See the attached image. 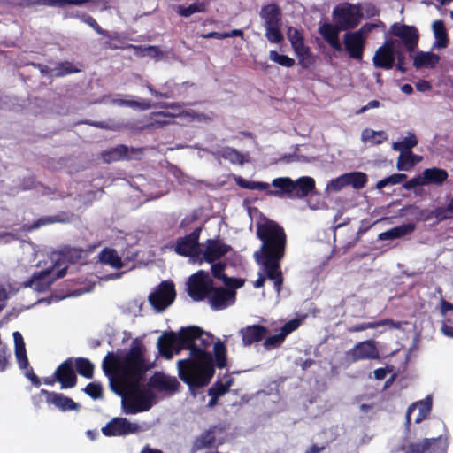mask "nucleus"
Listing matches in <instances>:
<instances>
[{
  "label": "nucleus",
  "instance_id": "obj_47",
  "mask_svg": "<svg viewBox=\"0 0 453 453\" xmlns=\"http://www.w3.org/2000/svg\"><path fill=\"white\" fill-rule=\"evenodd\" d=\"M286 35L292 48L305 42L302 31L296 27H287Z\"/></svg>",
  "mask_w": 453,
  "mask_h": 453
},
{
  "label": "nucleus",
  "instance_id": "obj_33",
  "mask_svg": "<svg viewBox=\"0 0 453 453\" xmlns=\"http://www.w3.org/2000/svg\"><path fill=\"white\" fill-rule=\"evenodd\" d=\"M401 323H395L391 319H383L380 321H374V322H364L359 325H356L354 326H351L349 328V332L354 333V332H360L365 331L366 329H375L380 326H388L390 328H399Z\"/></svg>",
  "mask_w": 453,
  "mask_h": 453
},
{
  "label": "nucleus",
  "instance_id": "obj_8",
  "mask_svg": "<svg viewBox=\"0 0 453 453\" xmlns=\"http://www.w3.org/2000/svg\"><path fill=\"white\" fill-rule=\"evenodd\" d=\"M333 21L342 30L356 27L361 21L362 13L357 5L344 3L337 5L332 12Z\"/></svg>",
  "mask_w": 453,
  "mask_h": 453
},
{
  "label": "nucleus",
  "instance_id": "obj_45",
  "mask_svg": "<svg viewBox=\"0 0 453 453\" xmlns=\"http://www.w3.org/2000/svg\"><path fill=\"white\" fill-rule=\"evenodd\" d=\"M269 58L271 61L287 68H290L295 65V59L287 55L280 54L276 50L269 51Z\"/></svg>",
  "mask_w": 453,
  "mask_h": 453
},
{
  "label": "nucleus",
  "instance_id": "obj_22",
  "mask_svg": "<svg viewBox=\"0 0 453 453\" xmlns=\"http://www.w3.org/2000/svg\"><path fill=\"white\" fill-rule=\"evenodd\" d=\"M342 30L340 27L334 22L325 23L319 28V34L326 40V42L336 51H342V46L339 39L340 31Z\"/></svg>",
  "mask_w": 453,
  "mask_h": 453
},
{
  "label": "nucleus",
  "instance_id": "obj_49",
  "mask_svg": "<svg viewBox=\"0 0 453 453\" xmlns=\"http://www.w3.org/2000/svg\"><path fill=\"white\" fill-rule=\"evenodd\" d=\"M144 301L142 298H134L126 304V311L133 316H140L142 313Z\"/></svg>",
  "mask_w": 453,
  "mask_h": 453
},
{
  "label": "nucleus",
  "instance_id": "obj_60",
  "mask_svg": "<svg viewBox=\"0 0 453 453\" xmlns=\"http://www.w3.org/2000/svg\"><path fill=\"white\" fill-rule=\"evenodd\" d=\"M377 27V24L375 23H366L363 25L360 29L356 31L357 33H359L360 35L365 36L366 38V35L369 34L373 28Z\"/></svg>",
  "mask_w": 453,
  "mask_h": 453
},
{
  "label": "nucleus",
  "instance_id": "obj_64",
  "mask_svg": "<svg viewBox=\"0 0 453 453\" xmlns=\"http://www.w3.org/2000/svg\"><path fill=\"white\" fill-rule=\"evenodd\" d=\"M7 365L6 349L0 348V371H4Z\"/></svg>",
  "mask_w": 453,
  "mask_h": 453
},
{
  "label": "nucleus",
  "instance_id": "obj_51",
  "mask_svg": "<svg viewBox=\"0 0 453 453\" xmlns=\"http://www.w3.org/2000/svg\"><path fill=\"white\" fill-rule=\"evenodd\" d=\"M231 385V380H227L226 382H218L209 389V395L211 396H220L228 391Z\"/></svg>",
  "mask_w": 453,
  "mask_h": 453
},
{
  "label": "nucleus",
  "instance_id": "obj_31",
  "mask_svg": "<svg viewBox=\"0 0 453 453\" xmlns=\"http://www.w3.org/2000/svg\"><path fill=\"white\" fill-rule=\"evenodd\" d=\"M13 339L15 344V356L20 369L28 368V360L25 349L23 337L19 332L13 333Z\"/></svg>",
  "mask_w": 453,
  "mask_h": 453
},
{
  "label": "nucleus",
  "instance_id": "obj_21",
  "mask_svg": "<svg viewBox=\"0 0 453 453\" xmlns=\"http://www.w3.org/2000/svg\"><path fill=\"white\" fill-rule=\"evenodd\" d=\"M301 324L300 319H292L287 322L280 329V332L277 334L269 336L264 342L265 349H271L279 347L285 340L287 335L295 331L299 327Z\"/></svg>",
  "mask_w": 453,
  "mask_h": 453
},
{
  "label": "nucleus",
  "instance_id": "obj_5",
  "mask_svg": "<svg viewBox=\"0 0 453 453\" xmlns=\"http://www.w3.org/2000/svg\"><path fill=\"white\" fill-rule=\"evenodd\" d=\"M272 186L274 191L269 192L271 196L301 199L315 189V180L310 176H303L295 180L289 177H279L273 180Z\"/></svg>",
  "mask_w": 453,
  "mask_h": 453
},
{
  "label": "nucleus",
  "instance_id": "obj_18",
  "mask_svg": "<svg viewBox=\"0 0 453 453\" xmlns=\"http://www.w3.org/2000/svg\"><path fill=\"white\" fill-rule=\"evenodd\" d=\"M202 253L200 259L197 262L207 261L209 263L213 262L226 255L229 247L226 244L221 243L219 241L208 240L206 243L201 244Z\"/></svg>",
  "mask_w": 453,
  "mask_h": 453
},
{
  "label": "nucleus",
  "instance_id": "obj_36",
  "mask_svg": "<svg viewBox=\"0 0 453 453\" xmlns=\"http://www.w3.org/2000/svg\"><path fill=\"white\" fill-rule=\"evenodd\" d=\"M388 140V134L384 131H375L365 128L362 131L361 141L371 145H379Z\"/></svg>",
  "mask_w": 453,
  "mask_h": 453
},
{
  "label": "nucleus",
  "instance_id": "obj_63",
  "mask_svg": "<svg viewBox=\"0 0 453 453\" xmlns=\"http://www.w3.org/2000/svg\"><path fill=\"white\" fill-rule=\"evenodd\" d=\"M8 294L6 289L0 284V311L5 306Z\"/></svg>",
  "mask_w": 453,
  "mask_h": 453
},
{
  "label": "nucleus",
  "instance_id": "obj_12",
  "mask_svg": "<svg viewBox=\"0 0 453 453\" xmlns=\"http://www.w3.org/2000/svg\"><path fill=\"white\" fill-rule=\"evenodd\" d=\"M401 55L402 52L397 50L396 42L392 39H387L375 51L372 63L378 68L389 70L395 65V57L399 58Z\"/></svg>",
  "mask_w": 453,
  "mask_h": 453
},
{
  "label": "nucleus",
  "instance_id": "obj_7",
  "mask_svg": "<svg viewBox=\"0 0 453 453\" xmlns=\"http://www.w3.org/2000/svg\"><path fill=\"white\" fill-rule=\"evenodd\" d=\"M150 428L146 422H131L126 418H114L103 428L102 433L108 437L127 436L145 432Z\"/></svg>",
  "mask_w": 453,
  "mask_h": 453
},
{
  "label": "nucleus",
  "instance_id": "obj_43",
  "mask_svg": "<svg viewBox=\"0 0 453 453\" xmlns=\"http://www.w3.org/2000/svg\"><path fill=\"white\" fill-rule=\"evenodd\" d=\"M418 144V140L413 134L409 133L406 137L401 142H394L392 148L394 150L399 151L400 153L404 151H410L411 148Z\"/></svg>",
  "mask_w": 453,
  "mask_h": 453
},
{
  "label": "nucleus",
  "instance_id": "obj_11",
  "mask_svg": "<svg viewBox=\"0 0 453 453\" xmlns=\"http://www.w3.org/2000/svg\"><path fill=\"white\" fill-rule=\"evenodd\" d=\"M175 296L174 285L164 281L150 294L148 300L157 312H162L173 303Z\"/></svg>",
  "mask_w": 453,
  "mask_h": 453
},
{
  "label": "nucleus",
  "instance_id": "obj_48",
  "mask_svg": "<svg viewBox=\"0 0 453 453\" xmlns=\"http://www.w3.org/2000/svg\"><path fill=\"white\" fill-rule=\"evenodd\" d=\"M113 103L118 105H127V106H130L132 108H138L140 110H148L152 107L150 102L147 101V100L134 101V100L116 99L113 101Z\"/></svg>",
  "mask_w": 453,
  "mask_h": 453
},
{
  "label": "nucleus",
  "instance_id": "obj_56",
  "mask_svg": "<svg viewBox=\"0 0 453 453\" xmlns=\"http://www.w3.org/2000/svg\"><path fill=\"white\" fill-rule=\"evenodd\" d=\"M441 331L445 336L453 338V318H450V321L445 319L441 323Z\"/></svg>",
  "mask_w": 453,
  "mask_h": 453
},
{
  "label": "nucleus",
  "instance_id": "obj_55",
  "mask_svg": "<svg viewBox=\"0 0 453 453\" xmlns=\"http://www.w3.org/2000/svg\"><path fill=\"white\" fill-rule=\"evenodd\" d=\"M250 189L265 191L268 196L270 191H274V189L270 188V185L268 183L260 181H250Z\"/></svg>",
  "mask_w": 453,
  "mask_h": 453
},
{
  "label": "nucleus",
  "instance_id": "obj_29",
  "mask_svg": "<svg viewBox=\"0 0 453 453\" xmlns=\"http://www.w3.org/2000/svg\"><path fill=\"white\" fill-rule=\"evenodd\" d=\"M421 175L425 182L424 186L441 185L448 178V173L445 170L436 167L426 169Z\"/></svg>",
  "mask_w": 453,
  "mask_h": 453
},
{
  "label": "nucleus",
  "instance_id": "obj_57",
  "mask_svg": "<svg viewBox=\"0 0 453 453\" xmlns=\"http://www.w3.org/2000/svg\"><path fill=\"white\" fill-rule=\"evenodd\" d=\"M453 311V303H450L447 301L441 302V312L442 316L447 319L448 321H450L449 311Z\"/></svg>",
  "mask_w": 453,
  "mask_h": 453
},
{
  "label": "nucleus",
  "instance_id": "obj_13",
  "mask_svg": "<svg viewBox=\"0 0 453 453\" xmlns=\"http://www.w3.org/2000/svg\"><path fill=\"white\" fill-rule=\"evenodd\" d=\"M159 107L173 110L174 118L180 119L182 124L207 123L212 119V118L207 114L196 112L192 109H183V105L180 103L162 104Z\"/></svg>",
  "mask_w": 453,
  "mask_h": 453
},
{
  "label": "nucleus",
  "instance_id": "obj_23",
  "mask_svg": "<svg viewBox=\"0 0 453 453\" xmlns=\"http://www.w3.org/2000/svg\"><path fill=\"white\" fill-rule=\"evenodd\" d=\"M292 50L302 68L309 69L315 64L317 57L305 42L293 47Z\"/></svg>",
  "mask_w": 453,
  "mask_h": 453
},
{
  "label": "nucleus",
  "instance_id": "obj_25",
  "mask_svg": "<svg viewBox=\"0 0 453 453\" xmlns=\"http://www.w3.org/2000/svg\"><path fill=\"white\" fill-rule=\"evenodd\" d=\"M267 334V329L262 326H248L240 330L243 345H251L261 341Z\"/></svg>",
  "mask_w": 453,
  "mask_h": 453
},
{
  "label": "nucleus",
  "instance_id": "obj_4",
  "mask_svg": "<svg viewBox=\"0 0 453 453\" xmlns=\"http://www.w3.org/2000/svg\"><path fill=\"white\" fill-rule=\"evenodd\" d=\"M81 250H72L67 253H51L50 260L54 265L50 268L43 270L39 273H35L29 283L26 286H29L38 292L46 291L56 279L65 275V270L67 268L66 260L73 259V257H81Z\"/></svg>",
  "mask_w": 453,
  "mask_h": 453
},
{
  "label": "nucleus",
  "instance_id": "obj_46",
  "mask_svg": "<svg viewBox=\"0 0 453 453\" xmlns=\"http://www.w3.org/2000/svg\"><path fill=\"white\" fill-rule=\"evenodd\" d=\"M205 10V4L203 3H194L188 7L178 5L176 12L182 17H189L190 15L196 12H203Z\"/></svg>",
  "mask_w": 453,
  "mask_h": 453
},
{
  "label": "nucleus",
  "instance_id": "obj_53",
  "mask_svg": "<svg viewBox=\"0 0 453 453\" xmlns=\"http://www.w3.org/2000/svg\"><path fill=\"white\" fill-rule=\"evenodd\" d=\"M81 21L88 24L89 27H91L96 33L99 35H106L107 32L104 29H102L99 25L96 23V21L88 15H84L81 17Z\"/></svg>",
  "mask_w": 453,
  "mask_h": 453
},
{
  "label": "nucleus",
  "instance_id": "obj_2",
  "mask_svg": "<svg viewBox=\"0 0 453 453\" xmlns=\"http://www.w3.org/2000/svg\"><path fill=\"white\" fill-rule=\"evenodd\" d=\"M213 343L216 365L219 368L226 365V346L219 340L213 342V336L196 326L182 328L178 334L171 332L157 340L159 353L171 359L173 353L189 349V358L177 363L179 376L190 388L203 387L214 374V363L207 349Z\"/></svg>",
  "mask_w": 453,
  "mask_h": 453
},
{
  "label": "nucleus",
  "instance_id": "obj_52",
  "mask_svg": "<svg viewBox=\"0 0 453 453\" xmlns=\"http://www.w3.org/2000/svg\"><path fill=\"white\" fill-rule=\"evenodd\" d=\"M84 391L94 399L100 398L102 395V387L98 383H89Z\"/></svg>",
  "mask_w": 453,
  "mask_h": 453
},
{
  "label": "nucleus",
  "instance_id": "obj_39",
  "mask_svg": "<svg viewBox=\"0 0 453 453\" xmlns=\"http://www.w3.org/2000/svg\"><path fill=\"white\" fill-rule=\"evenodd\" d=\"M347 186H351L355 189H360L367 182V175L362 172H352L344 174Z\"/></svg>",
  "mask_w": 453,
  "mask_h": 453
},
{
  "label": "nucleus",
  "instance_id": "obj_26",
  "mask_svg": "<svg viewBox=\"0 0 453 453\" xmlns=\"http://www.w3.org/2000/svg\"><path fill=\"white\" fill-rule=\"evenodd\" d=\"M149 119L150 121L142 127L143 128H160L175 122L173 110L170 111L153 112L150 114Z\"/></svg>",
  "mask_w": 453,
  "mask_h": 453
},
{
  "label": "nucleus",
  "instance_id": "obj_1",
  "mask_svg": "<svg viewBox=\"0 0 453 453\" xmlns=\"http://www.w3.org/2000/svg\"><path fill=\"white\" fill-rule=\"evenodd\" d=\"M104 373L123 388L122 411L134 415L149 411L155 403V393L151 387L159 391L173 393L180 386L175 378L164 374L154 375L148 385H140L147 371L153 367L147 357V349L142 340L135 338L126 353H108L102 364Z\"/></svg>",
  "mask_w": 453,
  "mask_h": 453
},
{
  "label": "nucleus",
  "instance_id": "obj_37",
  "mask_svg": "<svg viewBox=\"0 0 453 453\" xmlns=\"http://www.w3.org/2000/svg\"><path fill=\"white\" fill-rule=\"evenodd\" d=\"M225 265L219 263L211 265V271L214 277L222 280L224 284L229 288H239L243 285L242 280L226 278L222 274Z\"/></svg>",
  "mask_w": 453,
  "mask_h": 453
},
{
  "label": "nucleus",
  "instance_id": "obj_35",
  "mask_svg": "<svg viewBox=\"0 0 453 453\" xmlns=\"http://www.w3.org/2000/svg\"><path fill=\"white\" fill-rule=\"evenodd\" d=\"M413 229L414 226L411 224L402 225L400 226H396L380 233L378 238L380 241L394 240L410 234L413 231Z\"/></svg>",
  "mask_w": 453,
  "mask_h": 453
},
{
  "label": "nucleus",
  "instance_id": "obj_19",
  "mask_svg": "<svg viewBox=\"0 0 453 453\" xmlns=\"http://www.w3.org/2000/svg\"><path fill=\"white\" fill-rule=\"evenodd\" d=\"M56 380L61 383L62 388H71L76 384V375L73 370V360L68 359L62 363L54 373Z\"/></svg>",
  "mask_w": 453,
  "mask_h": 453
},
{
  "label": "nucleus",
  "instance_id": "obj_38",
  "mask_svg": "<svg viewBox=\"0 0 453 453\" xmlns=\"http://www.w3.org/2000/svg\"><path fill=\"white\" fill-rule=\"evenodd\" d=\"M42 73H49L50 75L64 76L79 72V69L70 62H62L56 65L55 68L50 71L46 67L41 68Z\"/></svg>",
  "mask_w": 453,
  "mask_h": 453
},
{
  "label": "nucleus",
  "instance_id": "obj_3",
  "mask_svg": "<svg viewBox=\"0 0 453 453\" xmlns=\"http://www.w3.org/2000/svg\"><path fill=\"white\" fill-rule=\"evenodd\" d=\"M257 235L262 244L260 250L256 251L254 257L262 265L265 276L260 275L254 287L261 288L267 278L273 282L277 293H280L283 281L280 262L285 254V233L276 223L265 221L257 225Z\"/></svg>",
  "mask_w": 453,
  "mask_h": 453
},
{
  "label": "nucleus",
  "instance_id": "obj_41",
  "mask_svg": "<svg viewBox=\"0 0 453 453\" xmlns=\"http://www.w3.org/2000/svg\"><path fill=\"white\" fill-rule=\"evenodd\" d=\"M75 365L77 372L80 375L90 379L93 376L94 365L86 358H76L73 360V366Z\"/></svg>",
  "mask_w": 453,
  "mask_h": 453
},
{
  "label": "nucleus",
  "instance_id": "obj_59",
  "mask_svg": "<svg viewBox=\"0 0 453 453\" xmlns=\"http://www.w3.org/2000/svg\"><path fill=\"white\" fill-rule=\"evenodd\" d=\"M126 150L127 148L124 146L115 149L114 150L109 153V158L106 160H118L124 156V152L126 151Z\"/></svg>",
  "mask_w": 453,
  "mask_h": 453
},
{
  "label": "nucleus",
  "instance_id": "obj_10",
  "mask_svg": "<svg viewBox=\"0 0 453 453\" xmlns=\"http://www.w3.org/2000/svg\"><path fill=\"white\" fill-rule=\"evenodd\" d=\"M212 288V280L209 273L203 270L191 275L187 283L188 293L195 301H201L208 297Z\"/></svg>",
  "mask_w": 453,
  "mask_h": 453
},
{
  "label": "nucleus",
  "instance_id": "obj_32",
  "mask_svg": "<svg viewBox=\"0 0 453 453\" xmlns=\"http://www.w3.org/2000/svg\"><path fill=\"white\" fill-rule=\"evenodd\" d=\"M421 160L422 157L413 154L411 150L404 151L400 153L398 157L396 168L399 171H409Z\"/></svg>",
  "mask_w": 453,
  "mask_h": 453
},
{
  "label": "nucleus",
  "instance_id": "obj_50",
  "mask_svg": "<svg viewBox=\"0 0 453 453\" xmlns=\"http://www.w3.org/2000/svg\"><path fill=\"white\" fill-rule=\"evenodd\" d=\"M346 186H347V182L345 180L344 174H342L335 179L331 180L326 184L325 191L327 194L338 192Z\"/></svg>",
  "mask_w": 453,
  "mask_h": 453
},
{
  "label": "nucleus",
  "instance_id": "obj_54",
  "mask_svg": "<svg viewBox=\"0 0 453 453\" xmlns=\"http://www.w3.org/2000/svg\"><path fill=\"white\" fill-rule=\"evenodd\" d=\"M88 0H48L49 4L64 6L65 4L81 5Z\"/></svg>",
  "mask_w": 453,
  "mask_h": 453
},
{
  "label": "nucleus",
  "instance_id": "obj_42",
  "mask_svg": "<svg viewBox=\"0 0 453 453\" xmlns=\"http://www.w3.org/2000/svg\"><path fill=\"white\" fill-rule=\"evenodd\" d=\"M217 429L208 431L203 434L195 442V447L196 449H203L207 447H212L216 444H219L217 442L215 434L217 433Z\"/></svg>",
  "mask_w": 453,
  "mask_h": 453
},
{
  "label": "nucleus",
  "instance_id": "obj_20",
  "mask_svg": "<svg viewBox=\"0 0 453 453\" xmlns=\"http://www.w3.org/2000/svg\"><path fill=\"white\" fill-rule=\"evenodd\" d=\"M417 69H433L440 62V56L431 51L414 50L409 53Z\"/></svg>",
  "mask_w": 453,
  "mask_h": 453
},
{
  "label": "nucleus",
  "instance_id": "obj_17",
  "mask_svg": "<svg viewBox=\"0 0 453 453\" xmlns=\"http://www.w3.org/2000/svg\"><path fill=\"white\" fill-rule=\"evenodd\" d=\"M343 43L345 50L351 58L356 60L362 59L365 43V36L360 35L356 31L349 32L343 35Z\"/></svg>",
  "mask_w": 453,
  "mask_h": 453
},
{
  "label": "nucleus",
  "instance_id": "obj_44",
  "mask_svg": "<svg viewBox=\"0 0 453 453\" xmlns=\"http://www.w3.org/2000/svg\"><path fill=\"white\" fill-rule=\"evenodd\" d=\"M406 179L407 175L404 173H395L378 181L376 184V188L381 190L387 186L400 184L406 180Z\"/></svg>",
  "mask_w": 453,
  "mask_h": 453
},
{
  "label": "nucleus",
  "instance_id": "obj_24",
  "mask_svg": "<svg viewBox=\"0 0 453 453\" xmlns=\"http://www.w3.org/2000/svg\"><path fill=\"white\" fill-rule=\"evenodd\" d=\"M432 406V399L427 397L424 401H420L411 404L406 412V423L409 425L411 414L418 411V414L415 418V423L418 424L424 420L430 413Z\"/></svg>",
  "mask_w": 453,
  "mask_h": 453
},
{
  "label": "nucleus",
  "instance_id": "obj_61",
  "mask_svg": "<svg viewBox=\"0 0 453 453\" xmlns=\"http://www.w3.org/2000/svg\"><path fill=\"white\" fill-rule=\"evenodd\" d=\"M416 88L420 92H426L431 89V84L427 81H418L415 84Z\"/></svg>",
  "mask_w": 453,
  "mask_h": 453
},
{
  "label": "nucleus",
  "instance_id": "obj_30",
  "mask_svg": "<svg viewBox=\"0 0 453 453\" xmlns=\"http://www.w3.org/2000/svg\"><path fill=\"white\" fill-rule=\"evenodd\" d=\"M441 442V438H433V439H425L422 442L413 443L409 448L410 453H424L426 452L431 446H433V450L435 448L440 450L441 453H444L446 450L445 444L438 446Z\"/></svg>",
  "mask_w": 453,
  "mask_h": 453
},
{
  "label": "nucleus",
  "instance_id": "obj_9",
  "mask_svg": "<svg viewBox=\"0 0 453 453\" xmlns=\"http://www.w3.org/2000/svg\"><path fill=\"white\" fill-rule=\"evenodd\" d=\"M388 34L397 38L399 44L409 53L417 50L419 42V32L416 27L402 22H395L390 26Z\"/></svg>",
  "mask_w": 453,
  "mask_h": 453
},
{
  "label": "nucleus",
  "instance_id": "obj_58",
  "mask_svg": "<svg viewBox=\"0 0 453 453\" xmlns=\"http://www.w3.org/2000/svg\"><path fill=\"white\" fill-rule=\"evenodd\" d=\"M424 180L422 179V175H418L417 177H414L411 179L405 185L404 188L406 189H411L413 188L418 187V186H424Z\"/></svg>",
  "mask_w": 453,
  "mask_h": 453
},
{
  "label": "nucleus",
  "instance_id": "obj_15",
  "mask_svg": "<svg viewBox=\"0 0 453 453\" xmlns=\"http://www.w3.org/2000/svg\"><path fill=\"white\" fill-rule=\"evenodd\" d=\"M347 357L351 362L365 359H379L380 352L374 341L366 340L357 343L347 352Z\"/></svg>",
  "mask_w": 453,
  "mask_h": 453
},
{
  "label": "nucleus",
  "instance_id": "obj_62",
  "mask_svg": "<svg viewBox=\"0 0 453 453\" xmlns=\"http://www.w3.org/2000/svg\"><path fill=\"white\" fill-rule=\"evenodd\" d=\"M380 105V102L377 100L370 101L367 104L363 106L359 111L358 113H363L370 109L379 108Z\"/></svg>",
  "mask_w": 453,
  "mask_h": 453
},
{
  "label": "nucleus",
  "instance_id": "obj_16",
  "mask_svg": "<svg viewBox=\"0 0 453 453\" xmlns=\"http://www.w3.org/2000/svg\"><path fill=\"white\" fill-rule=\"evenodd\" d=\"M208 298L213 310H223L235 302V291L224 288H212Z\"/></svg>",
  "mask_w": 453,
  "mask_h": 453
},
{
  "label": "nucleus",
  "instance_id": "obj_6",
  "mask_svg": "<svg viewBox=\"0 0 453 453\" xmlns=\"http://www.w3.org/2000/svg\"><path fill=\"white\" fill-rule=\"evenodd\" d=\"M281 16L280 9L273 4L264 6L260 11L265 30V36L270 43L280 44L284 40L280 31Z\"/></svg>",
  "mask_w": 453,
  "mask_h": 453
},
{
  "label": "nucleus",
  "instance_id": "obj_40",
  "mask_svg": "<svg viewBox=\"0 0 453 453\" xmlns=\"http://www.w3.org/2000/svg\"><path fill=\"white\" fill-rule=\"evenodd\" d=\"M220 155L224 159L228 160L233 164L242 165L243 163L249 162L248 155L241 154L233 148L223 149L220 152Z\"/></svg>",
  "mask_w": 453,
  "mask_h": 453
},
{
  "label": "nucleus",
  "instance_id": "obj_28",
  "mask_svg": "<svg viewBox=\"0 0 453 453\" xmlns=\"http://www.w3.org/2000/svg\"><path fill=\"white\" fill-rule=\"evenodd\" d=\"M432 31L434 37V49H445L449 44L448 33L443 21L435 20L432 23Z\"/></svg>",
  "mask_w": 453,
  "mask_h": 453
},
{
  "label": "nucleus",
  "instance_id": "obj_27",
  "mask_svg": "<svg viewBox=\"0 0 453 453\" xmlns=\"http://www.w3.org/2000/svg\"><path fill=\"white\" fill-rule=\"evenodd\" d=\"M42 394L47 395V402L58 407L62 411L76 410L78 404L71 398L66 397L61 394L48 392L44 389L42 390Z\"/></svg>",
  "mask_w": 453,
  "mask_h": 453
},
{
  "label": "nucleus",
  "instance_id": "obj_34",
  "mask_svg": "<svg viewBox=\"0 0 453 453\" xmlns=\"http://www.w3.org/2000/svg\"><path fill=\"white\" fill-rule=\"evenodd\" d=\"M98 257L102 264L108 265L115 269H119L123 266L122 259L115 250L104 249L99 253Z\"/></svg>",
  "mask_w": 453,
  "mask_h": 453
},
{
  "label": "nucleus",
  "instance_id": "obj_14",
  "mask_svg": "<svg viewBox=\"0 0 453 453\" xmlns=\"http://www.w3.org/2000/svg\"><path fill=\"white\" fill-rule=\"evenodd\" d=\"M198 239L199 230H196L177 241L175 251L181 256L189 257L194 263L197 262L202 253V247L198 243Z\"/></svg>",
  "mask_w": 453,
  "mask_h": 453
}]
</instances>
